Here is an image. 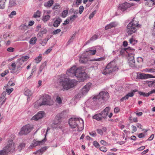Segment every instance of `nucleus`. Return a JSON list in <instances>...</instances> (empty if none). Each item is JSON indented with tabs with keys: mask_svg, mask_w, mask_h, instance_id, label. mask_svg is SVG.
I'll use <instances>...</instances> for the list:
<instances>
[{
	"mask_svg": "<svg viewBox=\"0 0 155 155\" xmlns=\"http://www.w3.org/2000/svg\"><path fill=\"white\" fill-rule=\"evenodd\" d=\"M68 122L70 127L72 128L77 127L78 131H81L84 129V121L81 118L71 117Z\"/></svg>",
	"mask_w": 155,
	"mask_h": 155,
	"instance_id": "nucleus-2",
	"label": "nucleus"
},
{
	"mask_svg": "<svg viewBox=\"0 0 155 155\" xmlns=\"http://www.w3.org/2000/svg\"><path fill=\"white\" fill-rule=\"evenodd\" d=\"M60 8V5L58 3H56L54 6L53 7L52 9L53 10L59 8Z\"/></svg>",
	"mask_w": 155,
	"mask_h": 155,
	"instance_id": "nucleus-51",
	"label": "nucleus"
},
{
	"mask_svg": "<svg viewBox=\"0 0 155 155\" xmlns=\"http://www.w3.org/2000/svg\"><path fill=\"white\" fill-rule=\"evenodd\" d=\"M68 13V10H64L62 13V17L63 18H65L67 15Z\"/></svg>",
	"mask_w": 155,
	"mask_h": 155,
	"instance_id": "nucleus-43",
	"label": "nucleus"
},
{
	"mask_svg": "<svg viewBox=\"0 0 155 155\" xmlns=\"http://www.w3.org/2000/svg\"><path fill=\"white\" fill-rule=\"evenodd\" d=\"M100 150L101 151L104 152H106L107 150V148L104 147H100Z\"/></svg>",
	"mask_w": 155,
	"mask_h": 155,
	"instance_id": "nucleus-56",
	"label": "nucleus"
},
{
	"mask_svg": "<svg viewBox=\"0 0 155 155\" xmlns=\"http://www.w3.org/2000/svg\"><path fill=\"white\" fill-rule=\"evenodd\" d=\"M61 31V30L60 29H58L52 32L53 35H56L57 34L60 33Z\"/></svg>",
	"mask_w": 155,
	"mask_h": 155,
	"instance_id": "nucleus-52",
	"label": "nucleus"
},
{
	"mask_svg": "<svg viewBox=\"0 0 155 155\" xmlns=\"http://www.w3.org/2000/svg\"><path fill=\"white\" fill-rule=\"evenodd\" d=\"M46 62H45L41 65L39 69V71L40 73H41L42 71L46 67Z\"/></svg>",
	"mask_w": 155,
	"mask_h": 155,
	"instance_id": "nucleus-29",
	"label": "nucleus"
},
{
	"mask_svg": "<svg viewBox=\"0 0 155 155\" xmlns=\"http://www.w3.org/2000/svg\"><path fill=\"white\" fill-rule=\"evenodd\" d=\"M5 0H1L0 1V8L3 9L4 8L5 6Z\"/></svg>",
	"mask_w": 155,
	"mask_h": 155,
	"instance_id": "nucleus-41",
	"label": "nucleus"
},
{
	"mask_svg": "<svg viewBox=\"0 0 155 155\" xmlns=\"http://www.w3.org/2000/svg\"><path fill=\"white\" fill-rule=\"evenodd\" d=\"M42 101L39 103V105L41 106L45 105H49L50 102L51 100L50 96L48 94H45L42 97Z\"/></svg>",
	"mask_w": 155,
	"mask_h": 155,
	"instance_id": "nucleus-13",
	"label": "nucleus"
},
{
	"mask_svg": "<svg viewBox=\"0 0 155 155\" xmlns=\"http://www.w3.org/2000/svg\"><path fill=\"white\" fill-rule=\"evenodd\" d=\"M118 23L117 21H113L110 23L109 24L107 25L105 27V30H107L109 29L117 27L118 25Z\"/></svg>",
	"mask_w": 155,
	"mask_h": 155,
	"instance_id": "nucleus-22",
	"label": "nucleus"
},
{
	"mask_svg": "<svg viewBox=\"0 0 155 155\" xmlns=\"http://www.w3.org/2000/svg\"><path fill=\"white\" fill-rule=\"evenodd\" d=\"M134 51L131 52V53L129 54L128 56V63L130 66L133 67L134 65L135 61L134 59Z\"/></svg>",
	"mask_w": 155,
	"mask_h": 155,
	"instance_id": "nucleus-17",
	"label": "nucleus"
},
{
	"mask_svg": "<svg viewBox=\"0 0 155 155\" xmlns=\"http://www.w3.org/2000/svg\"><path fill=\"white\" fill-rule=\"evenodd\" d=\"M130 4L127 2L120 4L118 7V9L120 10L123 12H127V10L131 7Z\"/></svg>",
	"mask_w": 155,
	"mask_h": 155,
	"instance_id": "nucleus-15",
	"label": "nucleus"
},
{
	"mask_svg": "<svg viewBox=\"0 0 155 155\" xmlns=\"http://www.w3.org/2000/svg\"><path fill=\"white\" fill-rule=\"evenodd\" d=\"M69 19L68 18L65 20L64 21V22L63 23V25H66L67 24H68L69 23Z\"/></svg>",
	"mask_w": 155,
	"mask_h": 155,
	"instance_id": "nucleus-58",
	"label": "nucleus"
},
{
	"mask_svg": "<svg viewBox=\"0 0 155 155\" xmlns=\"http://www.w3.org/2000/svg\"><path fill=\"white\" fill-rule=\"evenodd\" d=\"M96 97V100H107L109 97V93L107 91H101Z\"/></svg>",
	"mask_w": 155,
	"mask_h": 155,
	"instance_id": "nucleus-14",
	"label": "nucleus"
},
{
	"mask_svg": "<svg viewBox=\"0 0 155 155\" xmlns=\"http://www.w3.org/2000/svg\"><path fill=\"white\" fill-rule=\"evenodd\" d=\"M152 4H153V2L151 0H146V2H145V5L149 6H150Z\"/></svg>",
	"mask_w": 155,
	"mask_h": 155,
	"instance_id": "nucleus-46",
	"label": "nucleus"
},
{
	"mask_svg": "<svg viewBox=\"0 0 155 155\" xmlns=\"http://www.w3.org/2000/svg\"><path fill=\"white\" fill-rule=\"evenodd\" d=\"M89 134L93 137H95L97 135V134L95 131H92L89 133Z\"/></svg>",
	"mask_w": 155,
	"mask_h": 155,
	"instance_id": "nucleus-50",
	"label": "nucleus"
},
{
	"mask_svg": "<svg viewBox=\"0 0 155 155\" xmlns=\"http://www.w3.org/2000/svg\"><path fill=\"white\" fill-rule=\"evenodd\" d=\"M16 12L15 11H12L11 13L8 16L9 18H12L13 17V15H16Z\"/></svg>",
	"mask_w": 155,
	"mask_h": 155,
	"instance_id": "nucleus-54",
	"label": "nucleus"
},
{
	"mask_svg": "<svg viewBox=\"0 0 155 155\" xmlns=\"http://www.w3.org/2000/svg\"><path fill=\"white\" fill-rule=\"evenodd\" d=\"M25 143H20L19 145L18 146V149L20 150H21L25 147Z\"/></svg>",
	"mask_w": 155,
	"mask_h": 155,
	"instance_id": "nucleus-34",
	"label": "nucleus"
},
{
	"mask_svg": "<svg viewBox=\"0 0 155 155\" xmlns=\"http://www.w3.org/2000/svg\"><path fill=\"white\" fill-rule=\"evenodd\" d=\"M13 88H11V89H6V91L7 92L8 94L9 95L13 91Z\"/></svg>",
	"mask_w": 155,
	"mask_h": 155,
	"instance_id": "nucleus-57",
	"label": "nucleus"
},
{
	"mask_svg": "<svg viewBox=\"0 0 155 155\" xmlns=\"http://www.w3.org/2000/svg\"><path fill=\"white\" fill-rule=\"evenodd\" d=\"M93 144L96 148H99L100 147L99 143L97 141H94L93 142Z\"/></svg>",
	"mask_w": 155,
	"mask_h": 155,
	"instance_id": "nucleus-48",
	"label": "nucleus"
},
{
	"mask_svg": "<svg viewBox=\"0 0 155 155\" xmlns=\"http://www.w3.org/2000/svg\"><path fill=\"white\" fill-rule=\"evenodd\" d=\"M8 51L10 52H13L14 51L15 49L14 48L12 47H9L7 49Z\"/></svg>",
	"mask_w": 155,
	"mask_h": 155,
	"instance_id": "nucleus-61",
	"label": "nucleus"
},
{
	"mask_svg": "<svg viewBox=\"0 0 155 155\" xmlns=\"http://www.w3.org/2000/svg\"><path fill=\"white\" fill-rule=\"evenodd\" d=\"M96 52V49H94V47L90 48H88L85 51V53H86L88 57L89 55H94Z\"/></svg>",
	"mask_w": 155,
	"mask_h": 155,
	"instance_id": "nucleus-21",
	"label": "nucleus"
},
{
	"mask_svg": "<svg viewBox=\"0 0 155 155\" xmlns=\"http://www.w3.org/2000/svg\"><path fill=\"white\" fill-rule=\"evenodd\" d=\"M24 94L26 96H31L32 94V93L30 90L26 88L24 90Z\"/></svg>",
	"mask_w": 155,
	"mask_h": 155,
	"instance_id": "nucleus-28",
	"label": "nucleus"
},
{
	"mask_svg": "<svg viewBox=\"0 0 155 155\" xmlns=\"http://www.w3.org/2000/svg\"><path fill=\"white\" fill-rule=\"evenodd\" d=\"M33 129V127L29 124L24 126L21 128L20 132L18 133V135L20 136L26 135L29 134Z\"/></svg>",
	"mask_w": 155,
	"mask_h": 155,
	"instance_id": "nucleus-9",
	"label": "nucleus"
},
{
	"mask_svg": "<svg viewBox=\"0 0 155 155\" xmlns=\"http://www.w3.org/2000/svg\"><path fill=\"white\" fill-rule=\"evenodd\" d=\"M45 114L44 111H40L35 115L34 116L31 118L32 120H38L42 118L45 116Z\"/></svg>",
	"mask_w": 155,
	"mask_h": 155,
	"instance_id": "nucleus-16",
	"label": "nucleus"
},
{
	"mask_svg": "<svg viewBox=\"0 0 155 155\" xmlns=\"http://www.w3.org/2000/svg\"><path fill=\"white\" fill-rule=\"evenodd\" d=\"M47 43V41L44 39L42 41H41L40 42V44L42 46H44L46 45Z\"/></svg>",
	"mask_w": 155,
	"mask_h": 155,
	"instance_id": "nucleus-63",
	"label": "nucleus"
},
{
	"mask_svg": "<svg viewBox=\"0 0 155 155\" xmlns=\"http://www.w3.org/2000/svg\"><path fill=\"white\" fill-rule=\"evenodd\" d=\"M66 112L65 111H63L61 113H58L56 115V120L60 121L61 119L64 117V116L66 115Z\"/></svg>",
	"mask_w": 155,
	"mask_h": 155,
	"instance_id": "nucleus-25",
	"label": "nucleus"
},
{
	"mask_svg": "<svg viewBox=\"0 0 155 155\" xmlns=\"http://www.w3.org/2000/svg\"><path fill=\"white\" fill-rule=\"evenodd\" d=\"M130 43V44L134 45L137 42V41L133 39V38L130 39L129 40Z\"/></svg>",
	"mask_w": 155,
	"mask_h": 155,
	"instance_id": "nucleus-45",
	"label": "nucleus"
},
{
	"mask_svg": "<svg viewBox=\"0 0 155 155\" xmlns=\"http://www.w3.org/2000/svg\"><path fill=\"white\" fill-rule=\"evenodd\" d=\"M57 82L59 85L62 86L64 90H68L74 86V82L68 78H65L64 75H61L58 80Z\"/></svg>",
	"mask_w": 155,
	"mask_h": 155,
	"instance_id": "nucleus-3",
	"label": "nucleus"
},
{
	"mask_svg": "<svg viewBox=\"0 0 155 155\" xmlns=\"http://www.w3.org/2000/svg\"><path fill=\"white\" fill-rule=\"evenodd\" d=\"M120 110V108L118 107H116L114 109V112L115 113H117L119 112Z\"/></svg>",
	"mask_w": 155,
	"mask_h": 155,
	"instance_id": "nucleus-62",
	"label": "nucleus"
},
{
	"mask_svg": "<svg viewBox=\"0 0 155 155\" xmlns=\"http://www.w3.org/2000/svg\"><path fill=\"white\" fill-rule=\"evenodd\" d=\"M79 58V61L81 63L85 64L88 61V57L85 52L80 55Z\"/></svg>",
	"mask_w": 155,
	"mask_h": 155,
	"instance_id": "nucleus-18",
	"label": "nucleus"
},
{
	"mask_svg": "<svg viewBox=\"0 0 155 155\" xmlns=\"http://www.w3.org/2000/svg\"><path fill=\"white\" fill-rule=\"evenodd\" d=\"M4 148L8 154L13 153L15 150V143L12 140H10L7 145Z\"/></svg>",
	"mask_w": 155,
	"mask_h": 155,
	"instance_id": "nucleus-10",
	"label": "nucleus"
},
{
	"mask_svg": "<svg viewBox=\"0 0 155 155\" xmlns=\"http://www.w3.org/2000/svg\"><path fill=\"white\" fill-rule=\"evenodd\" d=\"M110 109V107H106L100 112L95 114L92 116V118L99 121H102L107 119Z\"/></svg>",
	"mask_w": 155,
	"mask_h": 155,
	"instance_id": "nucleus-7",
	"label": "nucleus"
},
{
	"mask_svg": "<svg viewBox=\"0 0 155 155\" xmlns=\"http://www.w3.org/2000/svg\"><path fill=\"white\" fill-rule=\"evenodd\" d=\"M6 95L5 92H3L1 96L0 97V102L2 101L5 98V96Z\"/></svg>",
	"mask_w": 155,
	"mask_h": 155,
	"instance_id": "nucleus-38",
	"label": "nucleus"
},
{
	"mask_svg": "<svg viewBox=\"0 0 155 155\" xmlns=\"http://www.w3.org/2000/svg\"><path fill=\"white\" fill-rule=\"evenodd\" d=\"M95 97L92 99H88L85 103V106L87 107H90L93 110H95L97 108V106L95 101L96 100Z\"/></svg>",
	"mask_w": 155,
	"mask_h": 155,
	"instance_id": "nucleus-8",
	"label": "nucleus"
},
{
	"mask_svg": "<svg viewBox=\"0 0 155 155\" xmlns=\"http://www.w3.org/2000/svg\"><path fill=\"white\" fill-rule=\"evenodd\" d=\"M118 68L115 61H112L107 65L104 69L102 71L104 74H108L114 75L118 70Z\"/></svg>",
	"mask_w": 155,
	"mask_h": 155,
	"instance_id": "nucleus-5",
	"label": "nucleus"
},
{
	"mask_svg": "<svg viewBox=\"0 0 155 155\" xmlns=\"http://www.w3.org/2000/svg\"><path fill=\"white\" fill-rule=\"evenodd\" d=\"M134 94L133 92L129 93L126 94L125 96L122 97L120 99V101L123 102L124 100H127L129 98V97H132L134 96Z\"/></svg>",
	"mask_w": 155,
	"mask_h": 155,
	"instance_id": "nucleus-23",
	"label": "nucleus"
},
{
	"mask_svg": "<svg viewBox=\"0 0 155 155\" xmlns=\"http://www.w3.org/2000/svg\"><path fill=\"white\" fill-rule=\"evenodd\" d=\"M78 17L77 15H73L70 17H68V18L69 19V21L70 20L72 21H74Z\"/></svg>",
	"mask_w": 155,
	"mask_h": 155,
	"instance_id": "nucleus-35",
	"label": "nucleus"
},
{
	"mask_svg": "<svg viewBox=\"0 0 155 155\" xmlns=\"http://www.w3.org/2000/svg\"><path fill=\"white\" fill-rule=\"evenodd\" d=\"M37 39L35 37H34L32 38L29 41V43L30 44L34 45L36 42Z\"/></svg>",
	"mask_w": 155,
	"mask_h": 155,
	"instance_id": "nucleus-31",
	"label": "nucleus"
},
{
	"mask_svg": "<svg viewBox=\"0 0 155 155\" xmlns=\"http://www.w3.org/2000/svg\"><path fill=\"white\" fill-rule=\"evenodd\" d=\"M56 120H54L53 123V124L52 125V127H53L54 128H57L58 127L57 126H55L54 125H58L60 122V121L59 120H57V121H56Z\"/></svg>",
	"mask_w": 155,
	"mask_h": 155,
	"instance_id": "nucleus-44",
	"label": "nucleus"
},
{
	"mask_svg": "<svg viewBox=\"0 0 155 155\" xmlns=\"http://www.w3.org/2000/svg\"><path fill=\"white\" fill-rule=\"evenodd\" d=\"M8 153L3 148L2 150H0V155H8Z\"/></svg>",
	"mask_w": 155,
	"mask_h": 155,
	"instance_id": "nucleus-39",
	"label": "nucleus"
},
{
	"mask_svg": "<svg viewBox=\"0 0 155 155\" xmlns=\"http://www.w3.org/2000/svg\"><path fill=\"white\" fill-rule=\"evenodd\" d=\"M9 72L8 70H5L3 72L1 73V75L2 77H4Z\"/></svg>",
	"mask_w": 155,
	"mask_h": 155,
	"instance_id": "nucleus-53",
	"label": "nucleus"
},
{
	"mask_svg": "<svg viewBox=\"0 0 155 155\" xmlns=\"http://www.w3.org/2000/svg\"><path fill=\"white\" fill-rule=\"evenodd\" d=\"M91 84V83L89 82L85 85L81 89V94L83 95L86 94L89 91Z\"/></svg>",
	"mask_w": 155,
	"mask_h": 155,
	"instance_id": "nucleus-19",
	"label": "nucleus"
},
{
	"mask_svg": "<svg viewBox=\"0 0 155 155\" xmlns=\"http://www.w3.org/2000/svg\"><path fill=\"white\" fill-rule=\"evenodd\" d=\"M143 71L145 72H155V69L147 68L143 69Z\"/></svg>",
	"mask_w": 155,
	"mask_h": 155,
	"instance_id": "nucleus-30",
	"label": "nucleus"
},
{
	"mask_svg": "<svg viewBox=\"0 0 155 155\" xmlns=\"http://www.w3.org/2000/svg\"><path fill=\"white\" fill-rule=\"evenodd\" d=\"M54 2V0H49L48 2H45L44 4V5L46 8L50 7L52 6Z\"/></svg>",
	"mask_w": 155,
	"mask_h": 155,
	"instance_id": "nucleus-26",
	"label": "nucleus"
},
{
	"mask_svg": "<svg viewBox=\"0 0 155 155\" xmlns=\"http://www.w3.org/2000/svg\"><path fill=\"white\" fill-rule=\"evenodd\" d=\"M133 51H134V50L130 47L122 48L120 49L119 55L128 56L129 54Z\"/></svg>",
	"mask_w": 155,
	"mask_h": 155,
	"instance_id": "nucleus-12",
	"label": "nucleus"
},
{
	"mask_svg": "<svg viewBox=\"0 0 155 155\" xmlns=\"http://www.w3.org/2000/svg\"><path fill=\"white\" fill-rule=\"evenodd\" d=\"M29 57L28 56H22L20 58L24 62L26 61L29 58Z\"/></svg>",
	"mask_w": 155,
	"mask_h": 155,
	"instance_id": "nucleus-47",
	"label": "nucleus"
},
{
	"mask_svg": "<svg viewBox=\"0 0 155 155\" xmlns=\"http://www.w3.org/2000/svg\"><path fill=\"white\" fill-rule=\"evenodd\" d=\"M137 78L138 79H143L148 78H155V76L149 74L141 73L137 75Z\"/></svg>",
	"mask_w": 155,
	"mask_h": 155,
	"instance_id": "nucleus-20",
	"label": "nucleus"
},
{
	"mask_svg": "<svg viewBox=\"0 0 155 155\" xmlns=\"http://www.w3.org/2000/svg\"><path fill=\"white\" fill-rule=\"evenodd\" d=\"M51 16L48 15H44L42 18V20L44 22H46L48 21L50 19Z\"/></svg>",
	"mask_w": 155,
	"mask_h": 155,
	"instance_id": "nucleus-27",
	"label": "nucleus"
},
{
	"mask_svg": "<svg viewBox=\"0 0 155 155\" xmlns=\"http://www.w3.org/2000/svg\"><path fill=\"white\" fill-rule=\"evenodd\" d=\"M42 60V54H40L38 56L36 57L35 59L36 63H39Z\"/></svg>",
	"mask_w": 155,
	"mask_h": 155,
	"instance_id": "nucleus-32",
	"label": "nucleus"
},
{
	"mask_svg": "<svg viewBox=\"0 0 155 155\" xmlns=\"http://www.w3.org/2000/svg\"><path fill=\"white\" fill-rule=\"evenodd\" d=\"M145 135L143 133L139 134L138 135V137L139 138H141L144 137Z\"/></svg>",
	"mask_w": 155,
	"mask_h": 155,
	"instance_id": "nucleus-64",
	"label": "nucleus"
},
{
	"mask_svg": "<svg viewBox=\"0 0 155 155\" xmlns=\"http://www.w3.org/2000/svg\"><path fill=\"white\" fill-rule=\"evenodd\" d=\"M62 21V20L59 17L57 18L54 21L53 26L54 27L56 28L58 27L59 25Z\"/></svg>",
	"mask_w": 155,
	"mask_h": 155,
	"instance_id": "nucleus-24",
	"label": "nucleus"
},
{
	"mask_svg": "<svg viewBox=\"0 0 155 155\" xmlns=\"http://www.w3.org/2000/svg\"><path fill=\"white\" fill-rule=\"evenodd\" d=\"M41 12L38 10L34 14L33 17L35 18H37L40 17Z\"/></svg>",
	"mask_w": 155,
	"mask_h": 155,
	"instance_id": "nucleus-37",
	"label": "nucleus"
},
{
	"mask_svg": "<svg viewBox=\"0 0 155 155\" xmlns=\"http://www.w3.org/2000/svg\"><path fill=\"white\" fill-rule=\"evenodd\" d=\"M49 129H49L48 127V129L46 130V133L45 135V138L43 140L41 141H36V140H34L33 141V143L30 145V146L28 147V148L29 149H32L37 146L42 145L43 143H44L46 141V135L47 134L48 130H49Z\"/></svg>",
	"mask_w": 155,
	"mask_h": 155,
	"instance_id": "nucleus-11",
	"label": "nucleus"
},
{
	"mask_svg": "<svg viewBox=\"0 0 155 155\" xmlns=\"http://www.w3.org/2000/svg\"><path fill=\"white\" fill-rule=\"evenodd\" d=\"M105 59V57H102L98 58H93L91 60V61H101L104 60Z\"/></svg>",
	"mask_w": 155,
	"mask_h": 155,
	"instance_id": "nucleus-33",
	"label": "nucleus"
},
{
	"mask_svg": "<svg viewBox=\"0 0 155 155\" xmlns=\"http://www.w3.org/2000/svg\"><path fill=\"white\" fill-rule=\"evenodd\" d=\"M141 25L139 24V21L135 18H134L127 26V33L131 35L136 32L138 28H140Z\"/></svg>",
	"mask_w": 155,
	"mask_h": 155,
	"instance_id": "nucleus-4",
	"label": "nucleus"
},
{
	"mask_svg": "<svg viewBox=\"0 0 155 155\" xmlns=\"http://www.w3.org/2000/svg\"><path fill=\"white\" fill-rule=\"evenodd\" d=\"M40 32L42 33L43 34H44L47 32V31L45 28H41Z\"/></svg>",
	"mask_w": 155,
	"mask_h": 155,
	"instance_id": "nucleus-59",
	"label": "nucleus"
},
{
	"mask_svg": "<svg viewBox=\"0 0 155 155\" xmlns=\"http://www.w3.org/2000/svg\"><path fill=\"white\" fill-rule=\"evenodd\" d=\"M138 93L140 95H142L144 97H148L150 96L149 92L148 93H145L141 91H139Z\"/></svg>",
	"mask_w": 155,
	"mask_h": 155,
	"instance_id": "nucleus-40",
	"label": "nucleus"
},
{
	"mask_svg": "<svg viewBox=\"0 0 155 155\" xmlns=\"http://www.w3.org/2000/svg\"><path fill=\"white\" fill-rule=\"evenodd\" d=\"M97 133L101 135H103V130L100 129H97L96 130Z\"/></svg>",
	"mask_w": 155,
	"mask_h": 155,
	"instance_id": "nucleus-49",
	"label": "nucleus"
},
{
	"mask_svg": "<svg viewBox=\"0 0 155 155\" xmlns=\"http://www.w3.org/2000/svg\"><path fill=\"white\" fill-rule=\"evenodd\" d=\"M16 0H10L9 3V6L12 7L13 6H15L16 5L15 3Z\"/></svg>",
	"mask_w": 155,
	"mask_h": 155,
	"instance_id": "nucleus-36",
	"label": "nucleus"
},
{
	"mask_svg": "<svg viewBox=\"0 0 155 155\" xmlns=\"http://www.w3.org/2000/svg\"><path fill=\"white\" fill-rule=\"evenodd\" d=\"M62 99L58 96H57L56 100V102L58 104H60L62 103Z\"/></svg>",
	"mask_w": 155,
	"mask_h": 155,
	"instance_id": "nucleus-42",
	"label": "nucleus"
},
{
	"mask_svg": "<svg viewBox=\"0 0 155 155\" xmlns=\"http://www.w3.org/2000/svg\"><path fill=\"white\" fill-rule=\"evenodd\" d=\"M85 68L84 66L77 67L76 66L72 67L68 71V75L71 77H76L79 81H84L86 78V73L84 71Z\"/></svg>",
	"mask_w": 155,
	"mask_h": 155,
	"instance_id": "nucleus-1",
	"label": "nucleus"
},
{
	"mask_svg": "<svg viewBox=\"0 0 155 155\" xmlns=\"http://www.w3.org/2000/svg\"><path fill=\"white\" fill-rule=\"evenodd\" d=\"M97 35H94L91 38V40L92 41H94L96 40L97 38Z\"/></svg>",
	"mask_w": 155,
	"mask_h": 155,
	"instance_id": "nucleus-60",
	"label": "nucleus"
},
{
	"mask_svg": "<svg viewBox=\"0 0 155 155\" xmlns=\"http://www.w3.org/2000/svg\"><path fill=\"white\" fill-rule=\"evenodd\" d=\"M24 63L23 61L20 58L15 62L12 63L9 67V68L11 70L10 72L14 74L17 73L18 71L21 70L23 68L21 66Z\"/></svg>",
	"mask_w": 155,
	"mask_h": 155,
	"instance_id": "nucleus-6",
	"label": "nucleus"
},
{
	"mask_svg": "<svg viewBox=\"0 0 155 155\" xmlns=\"http://www.w3.org/2000/svg\"><path fill=\"white\" fill-rule=\"evenodd\" d=\"M84 9V7L83 6H81L79 8V13L81 14L83 12Z\"/></svg>",
	"mask_w": 155,
	"mask_h": 155,
	"instance_id": "nucleus-55",
	"label": "nucleus"
}]
</instances>
